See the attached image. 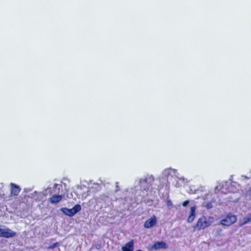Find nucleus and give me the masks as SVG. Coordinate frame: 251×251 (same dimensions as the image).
<instances>
[{
  "label": "nucleus",
  "instance_id": "nucleus-1",
  "mask_svg": "<svg viewBox=\"0 0 251 251\" xmlns=\"http://www.w3.org/2000/svg\"><path fill=\"white\" fill-rule=\"evenodd\" d=\"M211 225V222L209 221L207 218L204 216L200 218L196 224L194 226V230H201Z\"/></svg>",
  "mask_w": 251,
  "mask_h": 251
},
{
  "label": "nucleus",
  "instance_id": "nucleus-2",
  "mask_svg": "<svg viewBox=\"0 0 251 251\" xmlns=\"http://www.w3.org/2000/svg\"><path fill=\"white\" fill-rule=\"evenodd\" d=\"M237 217L231 213H227L225 218L222 219L220 222V224L226 226H229L235 223L237 221Z\"/></svg>",
  "mask_w": 251,
  "mask_h": 251
},
{
  "label": "nucleus",
  "instance_id": "nucleus-3",
  "mask_svg": "<svg viewBox=\"0 0 251 251\" xmlns=\"http://www.w3.org/2000/svg\"><path fill=\"white\" fill-rule=\"evenodd\" d=\"M81 210V207L78 204H75L71 209H69L67 208H63L61 209V211L63 212V213L69 217L73 216L75 214L79 212Z\"/></svg>",
  "mask_w": 251,
  "mask_h": 251
},
{
  "label": "nucleus",
  "instance_id": "nucleus-4",
  "mask_svg": "<svg viewBox=\"0 0 251 251\" xmlns=\"http://www.w3.org/2000/svg\"><path fill=\"white\" fill-rule=\"evenodd\" d=\"M16 235V233L9 228H2L0 226V237L6 238L13 237Z\"/></svg>",
  "mask_w": 251,
  "mask_h": 251
},
{
  "label": "nucleus",
  "instance_id": "nucleus-5",
  "mask_svg": "<svg viewBox=\"0 0 251 251\" xmlns=\"http://www.w3.org/2000/svg\"><path fill=\"white\" fill-rule=\"evenodd\" d=\"M156 223V217L153 215L145 222L144 226L146 228H150L155 226Z\"/></svg>",
  "mask_w": 251,
  "mask_h": 251
},
{
  "label": "nucleus",
  "instance_id": "nucleus-6",
  "mask_svg": "<svg viewBox=\"0 0 251 251\" xmlns=\"http://www.w3.org/2000/svg\"><path fill=\"white\" fill-rule=\"evenodd\" d=\"M21 191L20 187L14 183H11V195L12 196H18Z\"/></svg>",
  "mask_w": 251,
  "mask_h": 251
},
{
  "label": "nucleus",
  "instance_id": "nucleus-7",
  "mask_svg": "<svg viewBox=\"0 0 251 251\" xmlns=\"http://www.w3.org/2000/svg\"><path fill=\"white\" fill-rule=\"evenodd\" d=\"M168 248V246L166 243L163 241H158L155 242L152 246V248L155 250L164 249H166Z\"/></svg>",
  "mask_w": 251,
  "mask_h": 251
},
{
  "label": "nucleus",
  "instance_id": "nucleus-8",
  "mask_svg": "<svg viewBox=\"0 0 251 251\" xmlns=\"http://www.w3.org/2000/svg\"><path fill=\"white\" fill-rule=\"evenodd\" d=\"M134 249V242L133 240H131L126 243L125 246L122 247L123 251H133Z\"/></svg>",
  "mask_w": 251,
  "mask_h": 251
},
{
  "label": "nucleus",
  "instance_id": "nucleus-9",
  "mask_svg": "<svg viewBox=\"0 0 251 251\" xmlns=\"http://www.w3.org/2000/svg\"><path fill=\"white\" fill-rule=\"evenodd\" d=\"M196 216V207L193 206H192L190 208V215L187 218V222L188 223H192L195 219Z\"/></svg>",
  "mask_w": 251,
  "mask_h": 251
},
{
  "label": "nucleus",
  "instance_id": "nucleus-10",
  "mask_svg": "<svg viewBox=\"0 0 251 251\" xmlns=\"http://www.w3.org/2000/svg\"><path fill=\"white\" fill-rule=\"evenodd\" d=\"M62 199V196L60 195H53L49 199L50 202L52 204L57 203Z\"/></svg>",
  "mask_w": 251,
  "mask_h": 251
},
{
  "label": "nucleus",
  "instance_id": "nucleus-11",
  "mask_svg": "<svg viewBox=\"0 0 251 251\" xmlns=\"http://www.w3.org/2000/svg\"><path fill=\"white\" fill-rule=\"evenodd\" d=\"M59 245V244L58 242L54 243L52 244V245H50L49 247V249H53L55 248V247L58 246Z\"/></svg>",
  "mask_w": 251,
  "mask_h": 251
},
{
  "label": "nucleus",
  "instance_id": "nucleus-12",
  "mask_svg": "<svg viewBox=\"0 0 251 251\" xmlns=\"http://www.w3.org/2000/svg\"><path fill=\"white\" fill-rule=\"evenodd\" d=\"M189 203V200H186V201H185L183 203H182V205L183 206H186L188 203Z\"/></svg>",
  "mask_w": 251,
  "mask_h": 251
},
{
  "label": "nucleus",
  "instance_id": "nucleus-13",
  "mask_svg": "<svg viewBox=\"0 0 251 251\" xmlns=\"http://www.w3.org/2000/svg\"><path fill=\"white\" fill-rule=\"evenodd\" d=\"M167 206L172 205V202L171 201H170V200L167 201Z\"/></svg>",
  "mask_w": 251,
  "mask_h": 251
},
{
  "label": "nucleus",
  "instance_id": "nucleus-14",
  "mask_svg": "<svg viewBox=\"0 0 251 251\" xmlns=\"http://www.w3.org/2000/svg\"><path fill=\"white\" fill-rule=\"evenodd\" d=\"M96 247L97 249H100V245H97Z\"/></svg>",
  "mask_w": 251,
  "mask_h": 251
},
{
  "label": "nucleus",
  "instance_id": "nucleus-15",
  "mask_svg": "<svg viewBox=\"0 0 251 251\" xmlns=\"http://www.w3.org/2000/svg\"><path fill=\"white\" fill-rule=\"evenodd\" d=\"M207 207L208 208H210L211 207V204H210V205H209L208 204H207Z\"/></svg>",
  "mask_w": 251,
  "mask_h": 251
},
{
  "label": "nucleus",
  "instance_id": "nucleus-16",
  "mask_svg": "<svg viewBox=\"0 0 251 251\" xmlns=\"http://www.w3.org/2000/svg\"><path fill=\"white\" fill-rule=\"evenodd\" d=\"M143 182H146H146H147V179L146 178L144 179L143 180Z\"/></svg>",
  "mask_w": 251,
  "mask_h": 251
},
{
  "label": "nucleus",
  "instance_id": "nucleus-17",
  "mask_svg": "<svg viewBox=\"0 0 251 251\" xmlns=\"http://www.w3.org/2000/svg\"><path fill=\"white\" fill-rule=\"evenodd\" d=\"M219 232H221L222 231V229L220 228V229L218 230Z\"/></svg>",
  "mask_w": 251,
  "mask_h": 251
},
{
  "label": "nucleus",
  "instance_id": "nucleus-18",
  "mask_svg": "<svg viewBox=\"0 0 251 251\" xmlns=\"http://www.w3.org/2000/svg\"><path fill=\"white\" fill-rule=\"evenodd\" d=\"M149 189V188L148 187L147 189H146V188H145V190H148Z\"/></svg>",
  "mask_w": 251,
  "mask_h": 251
},
{
  "label": "nucleus",
  "instance_id": "nucleus-19",
  "mask_svg": "<svg viewBox=\"0 0 251 251\" xmlns=\"http://www.w3.org/2000/svg\"><path fill=\"white\" fill-rule=\"evenodd\" d=\"M136 251H142L140 250H137Z\"/></svg>",
  "mask_w": 251,
  "mask_h": 251
},
{
  "label": "nucleus",
  "instance_id": "nucleus-20",
  "mask_svg": "<svg viewBox=\"0 0 251 251\" xmlns=\"http://www.w3.org/2000/svg\"><path fill=\"white\" fill-rule=\"evenodd\" d=\"M250 191H251V187L250 188Z\"/></svg>",
  "mask_w": 251,
  "mask_h": 251
}]
</instances>
